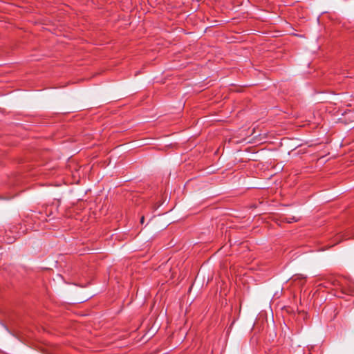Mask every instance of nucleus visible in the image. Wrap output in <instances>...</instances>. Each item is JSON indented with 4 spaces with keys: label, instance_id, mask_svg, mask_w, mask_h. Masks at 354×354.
Instances as JSON below:
<instances>
[{
    "label": "nucleus",
    "instance_id": "nucleus-1",
    "mask_svg": "<svg viewBox=\"0 0 354 354\" xmlns=\"http://www.w3.org/2000/svg\"><path fill=\"white\" fill-rule=\"evenodd\" d=\"M292 220H293V221H297V219H295V218L293 217L292 218H291V219H290V220H287V222H288V223H292Z\"/></svg>",
    "mask_w": 354,
    "mask_h": 354
},
{
    "label": "nucleus",
    "instance_id": "nucleus-2",
    "mask_svg": "<svg viewBox=\"0 0 354 354\" xmlns=\"http://www.w3.org/2000/svg\"><path fill=\"white\" fill-rule=\"evenodd\" d=\"M144 220H145V217L142 216L141 218H140V223H144Z\"/></svg>",
    "mask_w": 354,
    "mask_h": 354
}]
</instances>
